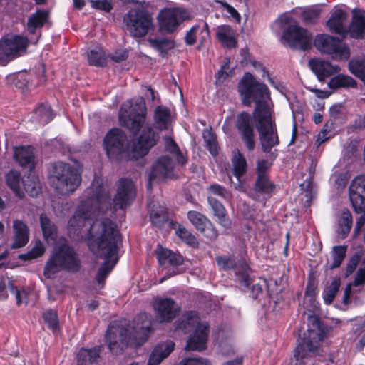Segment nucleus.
<instances>
[{"label": "nucleus", "mask_w": 365, "mask_h": 365, "mask_svg": "<svg viewBox=\"0 0 365 365\" xmlns=\"http://www.w3.org/2000/svg\"><path fill=\"white\" fill-rule=\"evenodd\" d=\"M150 46L157 50L162 57H165L168 51L174 48L175 43L168 38H155L148 40Z\"/></svg>", "instance_id": "nucleus-39"}, {"label": "nucleus", "mask_w": 365, "mask_h": 365, "mask_svg": "<svg viewBox=\"0 0 365 365\" xmlns=\"http://www.w3.org/2000/svg\"><path fill=\"white\" fill-rule=\"evenodd\" d=\"M235 33L229 25H220L217 28L216 36L219 42L227 48H236L237 45Z\"/></svg>", "instance_id": "nucleus-29"}, {"label": "nucleus", "mask_w": 365, "mask_h": 365, "mask_svg": "<svg viewBox=\"0 0 365 365\" xmlns=\"http://www.w3.org/2000/svg\"><path fill=\"white\" fill-rule=\"evenodd\" d=\"M155 254L160 266L164 268H166L168 266L173 267L172 271L168 272L160 280V283H162L170 277L180 273L178 267L183 264L184 258L180 253H177L169 249L165 248L159 244L157 246Z\"/></svg>", "instance_id": "nucleus-16"}, {"label": "nucleus", "mask_w": 365, "mask_h": 365, "mask_svg": "<svg viewBox=\"0 0 365 365\" xmlns=\"http://www.w3.org/2000/svg\"><path fill=\"white\" fill-rule=\"evenodd\" d=\"M14 157L23 168L31 169L34 167V154L31 146L16 148Z\"/></svg>", "instance_id": "nucleus-31"}, {"label": "nucleus", "mask_w": 365, "mask_h": 365, "mask_svg": "<svg viewBox=\"0 0 365 365\" xmlns=\"http://www.w3.org/2000/svg\"><path fill=\"white\" fill-rule=\"evenodd\" d=\"M236 128L247 150H253L255 148V140L252 118L250 113L243 111L238 114Z\"/></svg>", "instance_id": "nucleus-21"}, {"label": "nucleus", "mask_w": 365, "mask_h": 365, "mask_svg": "<svg viewBox=\"0 0 365 365\" xmlns=\"http://www.w3.org/2000/svg\"><path fill=\"white\" fill-rule=\"evenodd\" d=\"M45 249L41 243L35 246L26 255L25 259H31L41 257L44 253Z\"/></svg>", "instance_id": "nucleus-59"}, {"label": "nucleus", "mask_w": 365, "mask_h": 365, "mask_svg": "<svg viewBox=\"0 0 365 365\" xmlns=\"http://www.w3.org/2000/svg\"><path fill=\"white\" fill-rule=\"evenodd\" d=\"M106 155L110 160H120L123 158L133 160L129 156L131 149L127 135L119 128L110 130L103 140Z\"/></svg>", "instance_id": "nucleus-9"}, {"label": "nucleus", "mask_w": 365, "mask_h": 365, "mask_svg": "<svg viewBox=\"0 0 365 365\" xmlns=\"http://www.w3.org/2000/svg\"><path fill=\"white\" fill-rule=\"evenodd\" d=\"M317 347L318 343L316 341H313L306 337L302 339L294 352V357L297 361L295 365H305L302 360L309 356L311 353H314Z\"/></svg>", "instance_id": "nucleus-25"}, {"label": "nucleus", "mask_w": 365, "mask_h": 365, "mask_svg": "<svg viewBox=\"0 0 365 365\" xmlns=\"http://www.w3.org/2000/svg\"><path fill=\"white\" fill-rule=\"evenodd\" d=\"M156 319L160 323L173 321L180 313V307L171 298H157L153 304Z\"/></svg>", "instance_id": "nucleus-18"}, {"label": "nucleus", "mask_w": 365, "mask_h": 365, "mask_svg": "<svg viewBox=\"0 0 365 365\" xmlns=\"http://www.w3.org/2000/svg\"><path fill=\"white\" fill-rule=\"evenodd\" d=\"M309 65L311 70L315 73L320 81H323L326 78L340 71L339 66H334L330 62L316 58L310 59Z\"/></svg>", "instance_id": "nucleus-23"}, {"label": "nucleus", "mask_w": 365, "mask_h": 365, "mask_svg": "<svg viewBox=\"0 0 365 365\" xmlns=\"http://www.w3.org/2000/svg\"><path fill=\"white\" fill-rule=\"evenodd\" d=\"M286 23L289 25L283 31L282 38L289 46L293 50L302 51L310 50L313 41L312 34L306 29L299 26L298 23L290 17L286 19Z\"/></svg>", "instance_id": "nucleus-10"}, {"label": "nucleus", "mask_w": 365, "mask_h": 365, "mask_svg": "<svg viewBox=\"0 0 365 365\" xmlns=\"http://www.w3.org/2000/svg\"><path fill=\"white\" fill-rule=\"evenodd\" d=\"M29 45L26 36L6 34L0 39V62L8 63L25 55Z\"/></svg>", "instance_id": "nucleus-12"}, {"label": "nucleus", "mask_w": 365, "mask_h": 365, "mask_svg": "<svg viewBox=\"0 0 365 365\" xmlns=\"http://www.w3.org/2000/svg\"><path fill=\"white\" fill-rule=\"evenodd\" d=\"M100 349L94 347L91 349H81L77 354L78 365H88L96 362L99 358Z\"/></svg>", "instance_id": "nucleus-38"}, {"label": "nucleus", "mask_w": 365, "mask_h": 365, "mask_svg": "<svg viewBox=\"0 0 365 365\" xmlns=\"http://www.w3.org/2000/svg\"><path fill=\"white\" fill-rule=\"evenodd\" d=\"M355 39L365 38V15L361 14H354L351 21L346 28V36Z\"/></svg>", "instance_id": "nucleus-27"}, {"label": "nucleus", "mask_w": 365, "mask_h": 365, "mask_svg": "<svg viewBox=\"0 0 365 365\" xmlns=\"http://www.w3.org/2000/svg\"><path fill=\"white\" fill-rule=\"evenodd\" d=\"M203 364V359L197 358H185L181 360L177 365H201Z\"/></svg>", "instance_id": "nucleus-63"}, {"label": "nucleus", "mask_w": 365, "mask_h": 365, "mask_svg": "<svg viewBox=\"0 0 365 365\" xmlns=\"http://www.w3.org/2000/svg\"><path fill=\"white\" fill-rule=\"evenodd\" d=\"M349 70L352 74L365 83V59L361 61H350L349 63Z\"/></svg>", "instance_id": "nucleus-51"}, {"label": "nucleus", "mask_w": 365, "mask_h": 365, "mask_svg": "<svg viewBox=\"0 0 365 365\" xmlns=\"http://www.w3.org/2000/svg\"><path fill=\"white\" fill-rule=\"evenodd\" d=\"M207 322H201L197 312L191 311L182 314L175 322V329L185 334L194 329L189 337L185 349L187 351H201L206 349L210 329Z\"/></svg>", "instance_id": "nucleus-6"}, {"label": "nucleus", "mask_w": 365, "mask_h": 365, "mask_svg": "<svg viewBox=\"0 0 365 365\" xmlns=\"http://www.w3.org/2000/svg\"><path fill=\"white\" fill-rule=\"evenodd\" d=\"M187 217L190 222L198 231H200L203 227H205L210 221L205 215L194 210L189 211L187 212Z\"/></svg>", "instance_id": "nucleus-50"}, {"label": "nucleus", "mask_w": 365, "mask_h": 365, "mask_svg": "<svg viewBox=\"0 0 365 365\" xmlns=\"http://www.w3.org/2000/svg\"><path fill=\"white\" fill-rule=\"evenodd\" d=\"M164 141L165 150L175 157L179 165L184 166L187 163V158L182 153L175 140L170 136H165Z\"/></svg>", "instance_id": "nucleus-37"}, {"label": "nucleus", "mask_w": 365, "mask_h": 365, "mask_svg": "<svg viewBox=\"0 0 365 365\" xmlns=\"http://www.w3.org/2000/svg\"><path fill=\"white\" fill-rule=\"evenodd\" d=\"M92 8L110 12L113 9V0H91Z\"/></svg>", "instance_id": "nucleus-57"}, {"label": "nucleus", "mask_w": 365, "mask_h": 365, "mask_svg": "<svg viewBox=\"0 0 365 365\" xmlns=\"http://www.w3.org/2000/svg\"><path fill=\"white\" fill-rule=\"evenodd\" d=\"M205 31L207 34H208V24L206 22H204L203 26H200V25L193 26L186 34L185 37V42L188 46H192L195 43L197 36L200 33H202Z\"/></svg>", "instance_id": "nucleus-47"}, {"label": "nucleus", "mask_w": 365, "mask_h": 365, "mask_svg": "<svg viewBox=\"0 0 365 365\" xmlns=\"http://www.w3.org/2000/svg\"><path fill=\"white\" fill-rule=\"evenodd\" d=\"M123 22L131 36L143 38L153 29L152 14L145 9H130L123 16Z\"/></svg>", "instance_id": "nucleus-8"}, {"label": "nucleus", "mask_w": 365, "mask_h": 365, "mask_svg": "<svg viewBox=\"0 0 365 365\" xmlns=\"http://www.w3.org/2000/svg\"><path fill=\"white\" fill-rule=\"evenodd\" d=\"M341 284V279L339 277H334L331 284L329 285H327L323 292H322V297L324 301V303L327 305L331 304L335 297L336 293L339 291V287Z\"/></svg>", "instance_id": "nucleus-43"}, {"label": "nucleus", "mask_w": 365, "mask_h": 365, "mask_svg": "<svg viewBox=\"0 0 365 365\" xmlns=\"http://www.w3.org/2000/svg\"><path fill=\"white\" fill-rule=\"evenodd\" d=\"M174 164L168 155L160 157L153 165L148 177V190H151L153 180H162L172 178L174 176Z\"/></svg>", "instance_id": "nucleus-20"}, {"label": "nucleus", "mask_w": 365, "mask_h": 365, "mask_svg": "<svg viewBox=\"0 0 365 365\" xmlns=\"http://www.w3.org/2000/svg\"><path fill=\"white\" fill-rule=\"evenodd\" d=\"M9 288L11 292L15 295L16 304L20 305L23 302V297H25L24 290L19 289L16 286H14L11 282H9Z\"/></svg>", "instance_id": "nucleus-60"}, {"label": "nucleus", "mask_w": 365, "mask_h": 365, "mask_svg": "<svg viewBox=\"0 0 365 365\" xmlns=\"http://www.w3.org/2000/svg\"><path fill=\"white\" fill-rule=\"evenodd\" d=\"M346 248L347 247L344 245L335 246L333 247L331 252L333 262L329 266L331 269L341 266L346 257Z\"/></svg>", "instance_id": "nucleus-48"}, {"label": "nucleus", "mask_w": 365, "mask_h": 365, "mask_svg": "<svg viewBox=\"0 0 365 365\" xmlns=\"http://www.w3.org/2000/svg\"><path fill=\"white\" fill-rule=\"evenodd\" d=\"M49 14L47 11L38 9L27 20L26 29L33 43H36L41 36V28L48 22Z\"/></svg>", "instance_id": "nucleus-22"}, {"label": "nucleus", "mask_w": 365, "mask_h": 365, "mask_svg": "<svg viewBox=\"0 0 365 365\" xmlns=\"http://www.w3.org/2000/svg\"><path fill=\"white\" fill-rule=\"evenodd\" d=\"M87 60L89 65L96 67H104L106 66V56L102 48L98 47L87 53Z\"/></svg>", "instance_id": "nucleus-41"}, {"label": "nucleus", "mask_w": 365, "mask_h": 365, "mask_svg": "<svg viewBox=\"0 0 365 365\" xmlns=\"http://www.w3.org/2000/svg\"><path fill=\"white\" fill-rule=\"evenodd\" d=\"M40 223L45 239L47 241L54 240L57 236V229L55 225L44 214L40 215Z\"/></svg>", "instance_id": "nucleus-42"}, {"label": "nucleus", "mask_w": 365, "mask_h": 365, "mask_svg": "<svg viewBox=\"0 0 365 365\" xmlns=\"http://www.w3.org/2000/svg\"><path fill=\"white\" fill-rule=\"evenodd\" d=\"M203 364V359L197 358H185L181 360L177 365H201Z\"/></svg>", "instance_id": "nucleus-64"}, {"label": "nucleus", "mask_w": 365, "mask_h": 365, "mask_svg": "<svg viewBox=\"0 0 365 365\" xmlns=\"http://www.w3.org/2000/svg\"><path fill=\"white\" fill-rule=\"evenodd\" d=\"M147 108L143 101H127L121 106L118 118L121 126L127 128L138 137L133 141L131 148L133 159L137 160L145 156L160 140V132L155 130L149 123H145Z\"/></svg>", "instance_id": "nucleus-2"}, {"label": "nucleus", "mask_w": 365, "mask_h": 365, "mask_svg": "<svg viewBox=\"0 0 365 365\" xmlns=\"http://www.w3.org/2000/svg\"><path fill=\"white\" fill-rule=\"evenodd\" d=\"M53 114L50 106L44 103L40 104L34 111V120L44 125L52 120Z\"/></svg>", "instance_id": "nucleus-36"}, {"label": "nucleus", "mask_w": 365, "mask_h": 365, "mask_svg": "<svg viewBox=\"0 0 365 365\" xmlns=\"http://www.w3.org/2000/svg\"><path fill=\"white\" fill-rule=\"evenodd\" d=\"M234 175L240 179L247 170V162L243 155L237 151L232 158Z\"/></svg>", "instance_id": "nucleus-46"}, {"label": "nucleus", "mask_w": 365, "mask_h": 365, "mask_svg": "<svg viewBox=\"0 0 365 365\" xmlns=\"http://www.w3.org/2000/svg\"><path fill=\"white\" fill-rule=\"evenodd\" d=\"M152 316L146 312L140 313L133 324L112 322L106 331V341L114 354L122 353L128 346H140L143 344L152 331Z\"/></svg>", "instance_id": "nucleus-3"}, {"label": "nucleus", "mask_w": 365, "mask_h": 365, "mask_svg": "<svg viewBox=\"0 0 365 365\" xmlns=\"http://www.w3.org/2000/svg\"><path fill=\"white\" fill-rule=\"evenodd\" d=\"M216 262L220 269L223 270H235L236 280L244 287L250 284L249 277V266L243 260L235 255H224L216 257Z\"/></svg>", "instance_id": "nucleus-15"}, {"label": "nucleus", "mask_w": 365, "mask_h": 365, "mask_svg": "<svg viewBox=\"0 0 365 365\" xmlns=\"http://www.w3.org/2000/svg\"><path fill=\"white\" fill-rule=\"evenodd\" d=\"M322 12V9L317 6L305 9L301 14L303 21L306 24H315Z\"/></svg>", "instance_id": "nucleus-52"}, {"label": "nucleus", "mask_w": 365, "mask_h": 365, "mask_svg": "<svg viewBox=\"0 0 365 365\" xmlns=\"http://www.w3.org/2000/svg\"><path fill=\"white\" fill-rule=\"evenodd\" d=\"M21 184L23 185L24 190L30 196H36L40 191V182L38 179L34 175H29L26 178H22Z\"/></svg>", "instance_id": "nucleus-45"}, {"label": "nucleus", "mask_w": 365, "mask_h": 365, "mask_svg": "<svg viewBox=\"0 0 365 365\" xmlns=\"http://www.w3.org/2000/svg\"><path fill=\"white\" fill-rule=\"evenodd\" d=\"M86 193V199L81 201L68 221V233L76 240L89 236L90 250L104 260L95 278L103 287L120 259L122 237L114 222L108 218L98 219L112 208L111 197L104 187L103 179L95 177Z\"/></svg>", "instance_id": "nucleus-1"}, {"label": "nucleus", "mask_w": 365, "mask_h": 365, "mask_svg": "<svg viewBox=\"0 0 365 365\" xmlns=\"http://www.w3.org/2000/svg\"><path fill=\"white\" fill-rule=\"evenodd\" d=\"M275 188V185L272 182L267 175H257L254 191L256 195H270Z\"/></svg>", "instance_id": "nucleus-35"}, {"label": "nucleus", "mask_w": 365, "mask_h": 365, "mask_svg": "<svg viewBox=\"0 0 365 365\" xmlns=\"http://www.w3.org/2000/svg\"><path fill=\"white\" fill-rule=\"evenodd\" d=\"M51 186L61 195L73 194L81 183L79 168L63 162L54 163L48 177Z\"/></svg>", "instance_id": "nucleus-5"}, {"label": "nucleus", "mask_w": 365, "mask_h": 365, "mask_svg": "<svg viewBox=\"0 0 365 365\" xmlns=\"http://www.w3.org/2000/svg\"><path fill=\"white\" fill-rule=\"evenodd\" d=\"M174 346L175 344L172 341L158 344L152 351L147 365H158L173 351Z\"/></svg>", "instance_id": "nucleus-26"}, {"label": "nucleus", "mask_w": 365, "mask_h": 365, "mask_svg": "<svg viewBox=\"0 0 365 365\" xmlns=\"http://www.w3.org/2000/svg\"><path fill=\"white\" fill-rule=\"evenodd\" d=\"M43 318L45 323L48 325V327L51 329L53 332H56L58 330L59 321L56 310H46L43 314Z\"/></svg>", "instance_id": "nucleus-53"}, {"label": "nucleus", "mask_w": 365, "mask_h": 365, "mask_svg": "<svg viewBox=\"0 0 365 365\" xmlns=\"http://www.w3.org/2000/svg\"><path fill=\"white\" fill-rule=\"evenodd\" d=\"M349 200L356 213L365 211V175L356 176L351 181L349 188Z\"/></svg>", "instance_id": "nucleus-19"}, {"label": "nucleus", "mask_w": 365, "mask_h": 365, "mask_svg": "<svg viewBox=\"0 0 365 365\" xmlns=\"http://www.w3.org/2000/svg\"><path fill=\"white\" fill-rule=\"evenodd\" d=\"M346 13L341 9H336L331 14L330 18L327 21V26L330 31L339 35L342 39L346 36Z\"/></svg>", "instance_id": "nucleus-24"}, {"label": "nucleus", "mask_w": 365, "mask_h": 365, "mask_svg": "<svg viewBox=\"0 0 365 365\" xmlns=\"http://www.w3.org/2000/svg\"><path fill=\"white\" fill-rule=\"evenodd\" d=\"M272 163L267 160L262 159L257 162V175H267L266 172L271 167Z\"/></svg>", "instance_id": "nucleus-61"}, {"label": "nucleus", "mask_w": 365, "mask_h": 365, "mask_svg": "<svg viewBox=\"0 0 365 365\" xmlns=\"http://www.w3.org/2000/svg\"><path fill=\"white\" fill-rule=\"evenodd\" d=\"M81 267V259L74 249L67 244H62L53 249L44 267L43 274L51 279L60 271L76 273Z\"/></svg>", "instance_id": "nucleus-7"}, {"label": "nucleus", "mask_w": 365, "mask_h": 365, "mask_svg": "<svg viewBox=\"0 0 365 365\" xmlns=\"http://www.w3.org/2000/svg\"><path fill=\"white\" fill-rule=\"evenodd\" d=\"M203 138L210 153L214 156L216 155L218 151L215 135L211 131H205L203 133Z\"/></svg>", "instance_id": "nucleus-56"}, {"label": "nucleus", "mask_w": 365, "mask_h": 365, "mask_svg": "<svg viewBox=\"0 0 365 365\" xmlns=\"http://www.w3.org/2000/svg\"><path fill=\"white\" fill-rule=\"evenodd\" d=\"M364 283H365V267L359 268L356 272L353 284L355 287H358Z\"/></svg>", "instance_id": "nucleus-62"}, {"label": "nucleus", "mask_w": 365, "mask_h": 365, "mask_svg": "<svg viewBox=\"0 0 365 365\" xmlns=\"http://www.w3.org/2000/svg\"><path fill=\"white\" fill-rule=\"evenodd\" d=\"M207 201L218 222L225 227H230L231 221L222 203L213 196H208Z\"/></svg>", "instance_id": "nucleus-30"}, {"label": "nucleus", "mask_w": 365, "mask_h": 365, "mask_svg": "<svg viewBox=\"0 0 365 365\" xmlns=\"http://www.w3.org/2000/svg\"><path fill=\"white\" fill-rule=\"evenodd\" d=\"M205 237L214 240L218 236L217 230L213 224L209 221L208 223L200 231Z\"/></svg>", "instance_id": "nucleus-58"}, {"label": "nucleus", "mask_w": 365, "mask_h": 365, "mask_svg": "<svg viewBox=\"0 0 365 365\" xmlns=\"http://www.w3.org/2000/svg\"><path fill=\"white\" fill-rule=\"evenodd\" d=\"M238 91L245 106H250L252 102L255 103L253 118L272 113L268 87L264 83L257 81L250 73H245L240 81Z\"/></svg>", "instance_id": "nucleus-4"}, {"label": "nucleus", "mask_w": 365, "mask_h": 365, "mask_svg": "<svg viewBox=\"0 0 365 365\" xmlns=\"http://www.w3.org/2000/svg\"><path fill=\"white\" fill-rule=\"evenodd\" d=\"M313 44L318 51L330 56L334 61H346L350 58L351 52L348 45L330 35H317Z\"/></svg>", "instance_id": "nucleus-11"}, {"label": "nucleus", "mask_w": 365, "mask_h": 365, "mask_svg": "<svg viewBox=\"0 0 365 365\" xmlns=\"http://www.w3.org/2000/svg\"><path fill=\"white\" fill-rule=\"evenodd\" d=\"M150 219L154 226L162 227L168 220L165 207L153 205L150 210Z\"/></svg>", "instance_id": "nucleus-34"}, {"label": "nucleus", "mask_w": 365, "mask_h": 365, "mask_svg": "<svg viewBox=\"0 0 365 365\" xmlns=\"http://www.w3.org/2000/svg\"><path fill=\"white\" fill-rule=\"evenodd\" d=\"M21 180L20 173L16 170H10L6 175L7 185L20 198L24 197V192L21 190Z\"/></svg>", "instance_id": "nucleus-40"}, {"label": "nucleus", "mask_w": 365, "mask_h": 365, "mask_svg": "<svg viewBox=\"0 0 365 365\" xmlns=\"http://www.w3.org/2000/svg\"><path fill=\"white\" fill-rule=\"evenodd\" d=\"M117 185V193L113 199V212L117 209L123 210L129 206L134 200L136 195L135 185L130 178H121L119 179Z\"/></svg>", "instance_id": "nucleus-17"}, {"label": "nucleus", "mask_w": 365, "mask_h": 365, "mask_svg": "<svg viewBox=\"0 0 365 365\" xmlns=\"http://www.w3.org/2000/svg\"><path fill=\"white\" fill-rule=\"evenodd\" d=\"M330 89L339 88H355L357 87V82L352 77L345 74H337L332 77L327 83Z\"/></svg>", "instance_id": "nucleus-33"}, {"label": "nucleus", "mask_w": 365, "mask_h": 365, "mask_svg": "<svg viewBox=\"0 0 365 365\" xmlns=\"http://www.w3.org/2000/svg\"><path fill=\"white\" fill-rule=\"evenodd\" d=\"M259 133L262 150L270 153L272 149L279 144L275 121L272 118V113L254 118Z\"/></svg>", "instance_id": "nucleus-13"}, {"label": "nucleus", "mask_w": 365, "mask_h": 365, "mask_svg": "<svg viewBox=\"0 0 365 365\" xmlns=\"http://www.w3.org/2000/svg\"><path fill=\"white\" fill-rule=\"evenodd\" d=\"M207 192L211 195L210 196H218L221 199L227 201L230 200L232 197L230 192L219 184L210 185L207 187Z\"/></svg>", "instance_id": "nucleus-54"}, {"label": "nucleus", "mask_w": 365, "mask_h": 365, "mask_svg": "<svg viewBox=\"0 0 365 365\" xmlns=\"http://www.w3.org/2000/svg\"><path fill=\"white\" fill-rule=\"evenodd\" d=\"M14 242L11 247L14 249L25 246L29 242V228L21 220H16L13 222Z\"/></svg>", "instance_id": "nucleus-28"}, {"label": "nucleus", "mask_w": 365, "mask_h": 365, "mask_svg": "<svg viewBox=\"0 0 365 365\" xmlns=\"http://www.w3.org/2000/svg\"><path fill=\"white\" fill-rule=\"evenodd\" d=\"M362 256H363V252L361 250H359V251L356 252L350 257L348 263L346 264V270H345L346 277H349L355 271Z\"/></svg>", "instance_id": "nucleus-55"}, {"label": "nucleus", "mask_w": 365, "mask_h": 365, "mask_svg": "<svg viewBox=\"0 0 365 365\" xmlns=\"http://www.w3.org/2000/svg\"><path fill=\"white\" fill-rule=\"evenodd\" d=\"M175 233L187 245L192 247H197L199 243L197 238L185 227L179 225L175 230Z\"/></svg>", "instance_id": "nucleus-49"}, {"label": "nucleus", "mask_w": 365, "mask_h": 365, "mask_svg": "<svg viewBox=\"0 0 365 365\" xmlns=\"http://www.w3.org/2000/svg\"><path fill=\"white\" fill-rule=\"evenodd\" d=\"M189 18V13L181 8H164L157 16L159 29L166 34L173 33L180 24Z\"/></svg>", "instance_id": "nucleus-14"}, {"label": "nucleus", "mask_w": 365, "mask_h": 365, "mask_svg": "<svg viewBox=\"0 0 365 365\" xmlns=\"http://www.w3.org/2000/svg\"><path fill=\"white\" fill-rule=\"evenodd\" d=\"M153 119L156 130L159 132L167 130L171 121L170 109L163 106H157L154 112Z\"/></svg>", "instance_id": "nucleus-32"}, {"label": "nucleus", "mask_w": 365, "mask_h": 365, "mask_svg": "<svg viewBox=\"0 0 365 365\" xmlns=\"http://www.w3.org/2000/svg\"><path fill=\"white\" fill-rule=\"evenodd\" d=\"M353 224L352 215L347 209L341 213V218L339 221V232L342 238L347 237L351 229Z\"/></svg>", "instance_id": "nucleus-44"}]
</instances>
